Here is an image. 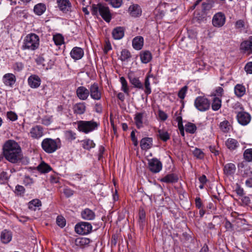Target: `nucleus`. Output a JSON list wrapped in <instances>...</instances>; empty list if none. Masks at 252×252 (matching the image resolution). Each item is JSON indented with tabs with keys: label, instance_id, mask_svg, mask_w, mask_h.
I'll list each match as a JSON object with an SVG mask.
<instances>
[{
	"label": "nucleus",
	"instance_id": "nucleus-63",
	"mask_svg": "<svg viewBox=\"0 0 252 252\" xmlns=\"http://www.w3.org/2000/svg\"><path fill=\"white\" fill-rule=\"evenodd\" d=\"M73 191L69 189H65L63 190V193L67 197H69L73 195Z\"/></svg>",
	"mask_w": 252,
	"mask_h": 252
},
{
	"label": "nucleus",
	"instance_id": "nucleus-9",
	"mask_svg": "<svg viewBox=\"0 0 252 252\" xmlns=\"http://www.w3.org/2000/svg\"><path fill=\"white\" fill-rule=\"evenodd\" d=\"M225 22V16L222 12L215 14L212 19V24L215 27H221Z\"/></svg>",
	"mask_w": 252,
	"mask_h": 252
},
{
	"label": "nucleus",
	"instance_id": "nucleus-35",
	"mask_svg": "<svg viewBox=\"0 0 252 252\" xmlns=\"http://www.w3.org/2000/svg\"><path fill=\"white\" fill-rule=\"evenodd\" d=\"M37 169L38 171L42 173H47L52 170V168L44 162H42L38 165Z\"/></svg>",
	"mask_w": 252,
	"mask_h": 252
},
{
	"label": "nucleus",
	"instance_id": "nucleus-20",
	"mask_svg": "<svg viewBox=\"0 0 252 252\" xmlns=\"http://www.w3.org/2000/svg\"><path fill=\"white\" fill-rule=\"evenodd\" d=\"M112 36L116 40L122 39L125 34V29L122 27H117L115 28L112 32Z\"/></svg>",
	"mask_w": 252,
	"mask_h": 252
},
{
	"label": "nucleus",
	"instance_id": "nucleus-45",
	"mask_svg": "<svg viewBox=\"0 0 252 252\" xmlns=\"http://www.w3.org/2000/svg\"><path fill=\"white\" fill-rule=\"evenodd\" d=\"M53 39L55 44L57 46L61 45L63 43V37L60 34L54 35Z\"/></svg>",
	"mask_w": 252,
	"mask_h": 252
},
{
	"label": "nucleus",
	"instance_id": "nucleus-41",
	"mask_svg": "<svg viewBox=\"0 0 252 252\" xmlns=\"http://www.w3.org/2000/svg\"><path fill=\"white\" fill-rule=\"evenodd\" d=\"M221 100L218 97H215L212 104V109L214 111L218 110L221 105Z\"/></svg>",
	"mask_w": 252,
	"mask_h": 252
},
{
	"label": "nucleus",
	"instance_id": "nucleus-11",
	"mask_svg": "<svg viewBox=\"0 0 252 252\" xmlns=\"http://www.w3.org/2000/svg\"><path fill=\"white\" fill-rule=\"evenodd\" d=\"M58 6L61 11L67 13L71 11V4L69 0H57Z\"/></svg>",
	"mask_w": 252,
	"mask_h": 252
},
{
	"label": "nucleus",
	"instance_id": "nucleus-49",
	"mask_svg": "<svg viewBox=\"0 0 252 252\" xmlns=\"http://www.w3.org/2000/svg\"><path fill=\"white\" fill-rule=\"evenodd\" d=\"M57 224L61 228L65 226L66 221L65 219L62 216H58L56 220Z\"/></svg>",
	"mask_w": 252,
	"mask_h": 252
},
{
	"label": "nucleus",
	"instance_id": "nucleus-37",
	"mask_svg": "<svg viewBox=\"0 0 252 252\" xmlns=\"http://www.w3.org/2000/svg\"><path fill=\"white\" fill-rule=\"evenodd\" d=\"M120 81L122 84V88L121 90L123 91L125 94H127V95L129 94V90L127 84V82L125 77H121L120 78Z\"/></svg>",
	"mask_w": 252,
	"mask_h": 252
},
{
	"label": "nucleus",
	"instance_id": "nucleus-51",
	"mask_svg": "<svg viewBox=\"0 0 252 252\" xmlns=\"http://www.w3.org/2000/svg\"><path fill=\"white\" fill-rule=\"evenodd\" d=\"M187 90L188 87L187 86H185L181 88V89L178 92V95L179 97L182 99H184L185 97Z\"/></svg>",
	"mask_w": 252,
	"mask_h": 252
},
{
	"label": "nucleus",
	"instance_id": "nucleus-3",
	"mask_svg": "<svg viewBox=\"0 0 252 252\" xmlns=\"http://www.w3.org/2000/svg\"><path fill=\"white\" fill-rule=\"evenodd\" d=\"M98 13L106 22H109L110 21L111 19V14L108 6L101 3L93 4L92 7V14L97 15Z\"/></svg>",
	"mask_w": 252,
	"mask_h": 252
},
{
	"label": "nucleus",
	"instance_id": "nucleus-30",
	"mask_svg": "<svg viewBox=\"0 0 252 252\" xmlns=\"http://www.w3.org/2000/svg\"><path fill=\"white\" fill-rule=\"evenodd\" d=\"M130 14L134 17H137L140 15L141 11L140 7L137 4H132L128 8Z\"/></svg>",
	"mask_w": 252,
	"mask_h": 252
},
{
	"label": "nucleus",
	"instance_id": "nucleus-27",
	"mask_svg": "<svg viewBox=\"0 0 252 252\" xmlns=\"http://www.w3.org/2000/svg\"><path fill=\"white\" fill-rule=\"evenodd\" d=\"M225 145L230 151H233L235 150L239 144L236 139L228 138L225 142Z\"/></svg>",
	"mask_w": 252,
	"mask_h": 252
},
{
	"label": "nucleus",
	"instance_id": "nucleus-22",
	"mask_svg": "<svg viewBox=\"0 0 252 252\" xmlns=\"http://www.w3.org/2000/svg\"><path fill=\"white\" fill-rule=\"evenodd\" d=\"M178 176L174 173L168 174L160 179V181L166 183H174L178 181Z\"/></svg>",
	"mask_w": 252,
	"mask_h": 252
},
{
	"label": "nucleus",
	"instance_id": "nucleus-17",
	"mask_svg": "<svg viewBox=\"0 0 252 252\" xmlns=\"http://www.w3.org/2000/svg\"><path fill=\"white\" fill-rule=\"evenodd\" d=\"M28 84L32 88H37L41 84V79L38 76L36 75H31L28 80Z\"/></svg>",
	"mask_w": 252,
	"mask_h": 252
},
{
	"label": "nucleus",
	"instance_id": "nucleus-29",
	"mask_svg": "<svg viewBox=\"0 0 252 252\" xmlns=\"http://www.w3.org/2000/svg\"><path fill=\"white\" fill-rule=\"evenodd\" d=\"M90 239L84 237L77 238L75 240V244L79 247H85L90 243Z\"/></svg>",
	"mask_w": 252,
	"mask_h": 252
},
{
	"label": "nucleus",
	"instance_id": "nucleus-39",
	"mask_svg": "<svg viewBox=\"0 0 252 252\" xmlns=\"http://www.w3.org/2000/svg\"><path fill=\"white\" fill-rule=\"evenodd\" d=\"M65 139L68 141H72L76 139V134L74 131L68 130L64 132Z\"/></svg>",
	"mask_w": 252,
	"mask_h": 252
},
{
	"label": "nucleus",
	"instance_id": "nucleus-5",
	"mask_svg": "<svg viewBox=\"0 0 252 252\" xmlns=\"http://www.w3.org/2000/svg\"><path fill=\"white\" fill-rule=\"evenodd\" d=\"M78 129L79 131L88 133L96 129L98 124L94 121H79L77 122Z\"/></svg>",
	"mask_w": 252,
	"mask_h": 252
},
{
	"label": "nucleus",
	"instance_id": "nucleus-38",
	"mask_svg": "<svg viewBox=\"0 0 252 252\" xmlns=\"http://www.w3.org/2000/svg\"><path fill=\"white\" fill-rule=\"evenodd\" d=\"M158 136L164 142H166L170 139V135L167 131L162 129L158 130Z\"/></svg>",
	"mask_w": 252,
	"mask_h": 252
},
{
	"label": "nucleus",
	"instance_id": "nucleus-34",
	"mask_svg": "<svg viewBox=\"0 0 252 252\" xmlns=\"http://www.w3.org/2000/svg\"><path fill=\"white\" fill-rule=\"evenodd\" d=\"M141 61L143 63H147L152 59V55L149 51H145L140 54Z\"/></svg>",
	"mask_w": 252,
	"mask_h": 252
},
{
	"label": "nucleus",
	"instance_id": "nucleus-24",
	"mask_svg": "<svg viewBox=\"0 0 252 252\" xmlns=\"http://www.w3.org/2000/svg\"><path fill=\"white\" fill-rule=\"evenodd\" d=\"M0 239L3 243H8L12 239L11 232L7 230V229H4L1 233Z\"/></svg>",
	"mask_w": 252,
	"mask_h": 252
},
{
	"label": "nucleus",
	"instance_id": "nucleus-2",
	"mask_svg": "<svg viewBox=\"0 0 252 252\" xmlns=\"http://www.w3.org/2000/svg\"><path fill=\"white\" fill-rule=\"evenodd\" d=\"M39 46V37L35 33L28 34L25 38L22 45L23 50L34 51Z\"/></svg>",
	"mask_w": 252,
	"mask_h": 252
},
{
	"label": "nucleus",
	"instance_id": "nucleus-48",
	"mask_svg": "<svg viewBox=\"0 0 252 252\" xmlns=\"http://www.w3.org/2000/svg\"><path fill=\"white\" fill-rule=\"evenodd\" d=\"M229 122L227 121H224L220 123V127L224 132H227L229 130Z\"/></svg>",
	"mask_w": 252,
	"mask_h": 252
},
{
	"label": "nucleus",
	"instance_id": "nucleus-6",
	"mask_svg": "<svg viewBox=\"0 0 252 252\" xmlns=\"http://www.w3.org/2000/svg\"><path fill=\"white\" fill-rule=\"evenodd\" d=\"M75 232L79 234H88L92 231V226L89 222H81L75 225Z\"/></svg>",
	"mask_w": 252,
	"mask_h": 252
},
{
	"label": "nucleus",
	"instance_id": "nucleus-36",
	"mask_svg": "<svg viewBox=\"0 0 252 252\" xmlns=\"http://www.w3.org/2000/svg\"><path fill=\"white\" fill-rule=\"evenodd\" d=\"M41 206V202L38 199H34L28 203L29 208L32 210H35L36 207Z\"/></svg>",
	"mask_w": 252,
	"mask_h": 252
},
{
	"label": "nucleus",
	"instance_id": "nucleus-10",
	"mask_svg": "<svg viewBox=\"0 0 252 252\" xmlns=\"http://www.w3.org/2000/svg\"><path fill=\"white\" fill-rule=\"evenodd\" d=\"M161 162L157 158H153L149 161V168L153 173H158L162 169Z\"/></svg>",
	"mask_w": 252,
	"mask_h": 252
},
{
	"label": "nucleus",
	"instance_id": "nucleus-26",
	"mask_svg": "<svg viewBox=\"0 0 252 252\" xmlns=\"http://www.w3.org/2000/svg\"><path fill=\"white\" fill-rule=\"evenodd\" d=\"M144 39L141 36H138L133 38L132 46L136 50H140L143 46Z\"/></svg>",
	"mask_w": 252,
	"mask_h": 252
},
{
	"label": "nucleus",
	"instance_id": "nucleus-57",
	"mask_svg": "<svg viewBox=\"0 0 252 252\" xmlns=\"http://www.w3.org/2000/svg\"><path fill=\"white\" fill-rule=\"evenodd\" d=\"M24 68V65L22 63H16L13 65V69L17 71H21Z\"/></svg>",
	"mask_w": 252,
	"mask_h": 252
},
{
	"label": "nucleus",
	"instance_id": "nucleus-31",
	"mask_svg": "<svg viewBox=\"0 0 252 252\" xmlns=\"http://www.w3.org/2000/svg\"><path fill=\"white\" fill-rule=\"evenodd\" d=\"M144 113H137L135 114L134 120L137 128L143 127V118Z\"/></svg>",
	"mask_w": 252,
	"mask_h": 252
},
{
	"label": "nucleus",
	"instance_id": "nucleus-54",
	"mask_svg": "<svg viewBox=\"0 0 252 252\" xmlns=\"http://www.w3.org/2000/svg\"><path fill=\"white\" fill-rule=\"evenodd\" d=\"M7 118L10 121H15L18 118L17 115L14 112L9 111L7 113Z\"/></svg>",
	"mask_w": 252,
	"mask_h": 252
},
{
	"label": "nucleus",
	"instance_id": "nucleus-21",
	"mask_svg": "<svg viewBox=\"0 0 252 252\" xmlns=\"http://www.w3.org/2000/svg\"><path fill=\"white\" fill-rule=\"evenodd\" d=\"M2 80L5 85L12 86L15 83L16 77L12 73H7L3 76Z\"/></svg>",
	"mask_w": 252,
	"mask_h": 252
},
{
	"label": "nucleus",
	"instance_id": "nucleus-32",
	"mask_svg": "<svg viewBox=\"0 0 252 252\" xmlns=\"http://www.w3.org/2000/svg\"><path fill=\"white\" fill-rule=\"evenodd\" d=\"M46 9V7L45 4L42 3H39L34 6L33 11L37 15H41L45 11Z\"/></svg>",
	"mask_w": 252,
	"mask_h": 252
},
{
	"label": "nucleus",
	"instance_id": "nucleus-33",
	"mask_svg": "<svg viewBox=\"0 0 252 252\" xmlns=\"http://www.w3.org/2000/svg\"><path fill=\"white\" fill-rule=\"evenodd\" d=\"M234 92L235 94L238 97H241L243 96L246 93V88L245 86L241 84H237L234 88Z\"/></svg>",
	"mask_w": 252,
	"mask_h": 252
},
{
	"label": "nucleus",
	"instance_id": "nucleus-28",
	"mask_svg": "<svg viewBox=\"0 0 252 252\" xmlns=\"http://www.w3.org/2000/svg\"><path fill=\"white\" fill-rule=\"evenodd\" d=\"M86 108V107L84 102L78 103L74 105L73 110L74 113L81 115L85 113Z\"/></svg>",
	"mask_w": 252,
	"mask_h": 252
},
{
	"label": "nucleus",
	"instance_id": "nucleus-16",
	"mask_svg": "<svg viewBox=\"0 0 252 252\" xmlns=\"http://www.w3.org/2000/svg\"><path fill=\"white\" fill-rule=\"evenodd\" d=\"M31 136L34 139H38L43 135V129L40 126L32 127L30 130Z\"/></svg>",
	"mask_w": 252,
	"mask_h": 252
},
{
	"label": "nucleus",
	"instance_id": "nucleus-43",
	"mask_svg": "<svg viewBox=\"0 0 252 252\" xmlns=\"http://www.w3.org/2000/svg\"><path fill=\"white\" fill-rule=\"evenodd\" d=\"M130 58V53L127 50L124 49L122 51L120 59L122 61H127Z\"/></svg>",
	"mask_w": 252,
	"mask_h": 252
},
{
	"label": "nucleus",
	"instance_id": "nucleus-61",
	"mask_svg": "<svg viewBox=\"0 0 252 252\" xmlns=\"http://www.w3.org/2000/svg\"><path fill=\"white\" fill-rule=\"evenodd\" d=\"M175 116H176V121L178 122L179 128L180 129V127L183 126L182 118L181 116L178 115L177 112L175 113Z\"/></svg>",
	"mask_w": 252,
	"mask_h": 252
},
{
	"label": "nucleus",
	"instance_id": "nucleus-7",
	"mask_svg": "<svg viewBox=\"0 0 252 252\" xmlns=\"http://www.w3.org/2000/svg\"><path fill=\"white\" fill-rule=\"evenodd\" d=\"M194 105L198 110L204 111L210 108V103L207 98L198 96L195 100Z\"/></svg>",
	"mask_w": 252,
	"mask_h": 252
},
{
	"label": "nucleus",
	"instance_id": "nucleus-52",
	"mask_svg": "<svg viewBox=\"0 0 252 252\" xmlns=\"http://www.w3.org/2000/svg\"><path fill=\"white\" fill-rule=\"evenodd\" d=\"M224 226L226 228V231H232L233 229V224H232L228 220L225 219L224 222Z\"/></svg>",
	"mask_w": 252,
	"mask_h": 252
},
{
	"label": "nucleus",
	"instance_id": "nucleus-44",
	"mask_svg": "<svg viewBox=\"0 0 252 252\" xmlns=\"http://www.w3.org/2000/svg\"><path fill=\"white\" fill-rule=\"evenodd\" d=\"M144 88V92L147 95H149L151 93L152 91L150 87V83L148 76H146L145 79Z\"/></svg>",
	"mask_w": 252,
	"mask_h": 252
},
{
	"label": "nucleus",
	"instance_id": "nucleus-19",
	"mask_svg": "<svg viewBox=\"0 0 252 252\" xmlns=\"http://www.w3.org/2000/svg\"><path fill=\"white\" fill-rule=\"evenodd\" d=\"M71 57L75 60L81 59L84 56V51L78 47H74L70 52Z\"/></svg>",
	"mask_w": 252,
	"mask_h": 252
},
{
	"label": "nucleus",
	"instance_id": "nucleus-58",
	"mask_svg": "<svg viewBox=\"0 0 252 252\" xmlns=\"http://www.w3.org/2000/svg\"><path fill=\"white\" fill-rule=\"evenodd\" d=\"M158 115L160 119L163 121H165L167 118V115L161 110H158Z\"/></svg>",
	"mask_w": 252,
	"mask_h": 252
},
{
	"label": "nucleus",
	"instance_id": "nucleus-4",
	"mask_svg": "<svg viewBox=\"0 0 252 252\" xmlns=\"http://www.w3.org/2000/svg\"><path fill=\"white\" fill-rule=\"evenodd\" d=\"M41 147L46 153H53L60 147V140L58 138L57 139L45 138L41 143Z\"/></svg>",
	"mask_w": 252,
	"mask_h": 252
},
{
	"label": "nucleus",
	"instance_id": "nucleus-23",
	"mask_svg": "<svg viewBox=\"0 0 252 252\" xmlns=\"http://www.w3.org/2000/svg\"><path fill=\"white\" fill-rule=\"evenodd\" d=\"M153 139L150 137L142 138L140 141L141 148L143 150H147L151 148L152 146Z\"/></svg>",
	"mask_w": 252,
	"mask_h": 252
},
{
	"label": "nucleus",
	"instance_id": "nucleus-55",
	"mask_svg": "<svg viewBox=\"0 0 252 252\" xmlns=\"http://www.w3.org/2000/svg\"><path fill=\"white\" fill-rule=\"evenodd\" d=\"M113 7L118 8L121 6L122 0H109L108 1Z\"/></svg>",
	"mask_w": 252,
	"mask_h": 252
},
{
	"label": "nucleus",
	"instance_id": "nucleus-59",
	"mask_svg": "<svg viewBox=\"0 0 252 252\" xmlns=\"http://www.w3.org/2000/svg\"><path fill=\"white\" fill-rule=\"evenodd\" d=\"M94 111L97 113H101L102 112V106L101 103H96L94 106Z\"/></svg>",
	"mask_w": 252,
	"mask_h": 252
},
{
	"label": "nucleus",
	"instance_id": "nucleus-47",
	"mask_svg": "<svg viewBox=\"0 0 252 252\" xmlns=\"http://www.w3.org/2000/svg\"><path fill=\"white\" fill-rule=\"evenodd\" d=\"M193 154L194 157L198 159H203L204 157V154L203 151L198 148H195L193 151Z\"/></svg>",
	"mask_w": 252,
	"mask_h": 252
},
{
	"label": "nucleus",
	"instance_id": "nucleus-12",
	"mask_svg": "<svg viewBox=\"0 0 252 252\" xmlns=\"http://www.w3.org/2000/svg\"><path fill=\"white\" fill-rule=\"evenodd\" d=\"M240 50L248 55L252 54V36L241 43Z\"/></svg>",
	"mask_w": 252,
	"mask_h": 252
},
{
	"label": "nucleus",
	"instance_id": "nucleus-56",
	"mask_svg": "<svg viewBox=\"0 0 252 252\" xmlns=\"http://www.w3.org/2000/svg\"><path fill=\"white\" fill-rule=\"evenodd\" d=\"M25 189L22 186L17 185L16 186L15 192L17 194L21 195L25 192Z\"/></svg>",
	"mask_w": 252,
	"mask_h": 252
},
{
	"label": "nucleus",
	"instance_id": "nucleus-50",
	"mask_svg": "<svg viewBox=\"0 0 252 252\" xmlns=\"http://www.w3.org/2000/svg\"><path fill=\"white\" fill-rule=\"evenodd\" d=\"M196 68L197 70H202L205 66V63L201 60H196L194 62Z\"/></svg>",
	"mask_w": 252,
	"mask_h": 252
},
{
	"label": "nucleus",
	"instance_id": "nucleus-15",
	"mask_svg": "<svg viewBox=\"0 0 252 252\" xmlns=\"http://www.w3.org/2000/svg\"><path fill=\"white\" fill-rule=\"evenodd\" d=\"M128 78L130 83L133 86L134 88L142 90L144 89L143 85L139 80V78L136 77L133 73H128Z\"/></svg>",
	"mask_w": 252,
	"mask_h": 252
},
{
	"label": "nucleus",
	"instance_id": "nucleus-18",
	"mask_svg": "<svg viewBox=\"0 0 252 252\" xmlns=\"http://www.w3.org/2000/svg\"><path fill=\"white\" fill-rule=\"evenodd\" d=\"M81 215L84 220H94L95 218L94 212L89 208H86L82 210L81 213Z\"/></svg>",
	"mask_w": 252,
	"mask_h": 252
},
{
	"label": "nucleus",
	"instance_id": "nucleus-25",
	"mask_svg": "<svg viewBox=\"0 0 252 252\" xmlns=\"http://www.w3.org/2000/svg\"><path fill=\"white\" fill-rule=\"evenodd\" d=\"M236 170V167L235 164L232 163H229L225 164L224 166L223 172L224 173L227 175L231 176L234 174Z\"/></svg>",
	"mask_w": 252,
	"mask_h": 252
},
{
	"label": "nucleus",
	"instance_id": "nucleus-13",
	"mask_svg": "<svg viewBox=\"0 0 252 252\" xmlns=\"http://www.w3.org/2000/svg\"><path fill=\"white\" fill-rule=\"evenodd\" d=\"M237 118L239 123L245 126L249 124L251 121L250 115L245 112H240L237 115Z\"/></svg>",
	"mask_w": 252,
	"mask_h": 252
},
{
	"label": "nucleus",
	"instance_id": "nucleus-53",
	"mask_svg": "<svg viewBox=\"0 0 252 252\" xmlns=\"http://www.w3.org/2000/svg\"><path fill=\"white\" fill-rule=\"evenodd\" d=\"M35 61L38 65H42L43 67L46 66V60L42 56H38Z\"/></svg>",
	"mask_w": 252,
	"mask_h": 252
},
{
	"label": "nucleus",
	"instance_id": "nucleus-42",
	"mask_svg": "<svg viewBox=\"0 0 252 252\" xmlns=\"http://www.w3.org/2000/svg\"><path fill=\"white\" fill-rule=\"evenodd\" d=\"M186 132L189 133H194L196 130V126L195 124L191 123H188L185 125Z\"/></svg>",
	"mask_w": 252,
	"mask_h": 252
},
{
	"label": "nucleus",
	"instance_id": "nucleus-60",
	"mask_svg": "<svg viewBox=\"0 0 252 252\" xmlns=\"http://www.w3.org/2000/svg\"><path fill=\"white\" fill-rule=\"evenodd\" d=\"M245 71L250 74L252 73V62L248 63L245 67Z\"/></svg>",
	"mask_w": 252,
	"mask_h": 252
},
{
	"label": "nucleus",
	"instance_id": "nucleus-8",
	"mask_svg": "<svg viewBox=\"0 0 252 252\" xmlns=\"http://www.w3.org/2000/svg\"><path fill=\"white\" fill-rule=\"evenodd\" d=\"M89 94L93 99L99 100L101 98L102 93L96 83L91 84L89 87Z\"/></svg>",
	"mask_w": 252,
	"mask_h": 252
},
{
	"label": "nucleus",
	"instance_id": "nucleus-62",
	"mask_svg": "<svg viewBox=\"0 0 252 252\" xmlns=\"http://www.w3.org/2000/svg\"><path fill=\"white\" fill-rule=\"evenodd\" d=\"M235 26L237 29L242 28L245 26L244 21L242 20H239L236 22Z\"/></svg>",
	"mask_w": 252,
	"mask_h": 252
},
{
	"label": "nucleus",
	"instance_id": "nucleus-1",
	"mask_svg": "<svg viewBox=\"0 0 252 252\" xmlns=\"http://www.w3.org/2000/svg\"><path fill=\"white\" fill-rule=\"evenodd\" d=\"M3 154L6 160L12 163H18L22 159L21 149L16 142L8 140L3 146Z\"/></svg>",
	"mask_w": 252,
	"mask_h": 252
},
{
	"label": "nucleus",
	"instance_id": "nucleus-14",
	"mask_svg": "<svg viewBox=\"0 0 252 252\" xmlns=\"http://www.w3.org/2000/svg\"><path fill=\"white\" fill-rule=\"evenodd\" d=\"M89 89L84 86H80L76 89L77 96L82 100H86L89 96Z\"/></svg>",
	"mask_w": 252,
	"mask_h": 252
},
{
	"label": "nucleus",
	"instance_id": "nucleus-40",
	"mask_svg": "<svg viewBox=\"0 0 252 252\" xmlns=\"http://www.w3.org/2000/svg\"><path fill=\"white\" fill-rule=\"evenodd\" d=\"M83 148L86 150H90L95 146V144L93 140L89 139L82 141Z\"/></svg>",
	"mask_w": 252,
	"mask_h": 252
},
{
	"label": "nucleus",
	"instance_id": "nucleus-46",
	"mask_svg": "<svg viewBox=\"0 0 252 252\" xmlns=\"http://www.w3.org/2000/svg\"><path fill=\"white\" fill-rule=\"evenodd\" d=\"M244 158L248 161H252V149H248L245 151Z\"/></svg>",
	"mask_w": 252,
	"mask_h": 252
},
{
	"label": "nucleus",
	"instance_id": "nucleus-64",
	"mask_svg": "<svg viewBox=\"0 0 252 252\" xmlns=\"http://www.w3.org/2000/svg\"><path fill=\"white\" fill-rule=\"evenodd\" d=\"M111 45L109 42H106L105 45L104 47V52L105 54H107L109 51L111 50Z\"/></svg>",
	"mask_w": 252,
	"mask_h": 252
}]
</instances>
